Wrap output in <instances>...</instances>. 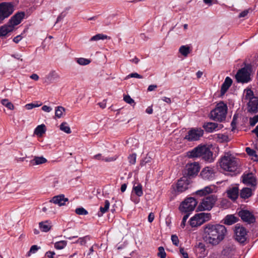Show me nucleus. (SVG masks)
Segmentation results:
<instances>
[{
	"label": "nucleus",
	"mask_w": 258,
	"mask_h": 258,
	"mask_svg": "<svg viewBox=\"0 0 258 258\" xmlns=\"http://www.w3.org/2000/svg\"><path fill=\"white\" fill-rule=\"evenodd\" d=\"M226 233L225 226L208 224L204 227L203 239L207 243L217 245L224 239Z\"/></svg>",
	"instance_id": "f257e3e1"
},
{
	"label": "nucleus",
	"mask_w": 258,
	"mask_h": 258,
	"mask_svg": "<svg viewBox=\"0 0 258 258\" xmlns=\"http://www.w3.org/2000/svg\"><path fill=\"white\" fill-rule=\"evenodd\" d=\"M187 155L190 158L201 157L203 160L210 163L214 160L213 152L205 145H199L188 152Z\"/></svg>",
	"instance_id": "f03ea898"
},
{
	"label": "nucleus",
	"mask_w": 258,
	"mask_h": 258,
	"mask_svg": "<svg viewBox=\"0 0 258 258\" xmlns=\"http://www.w3.org/2000/svg\"><path fill=\"white\" fill-rule=\"evenodd\" d=\"M227 112L226 104L221 101L218 103L215 109L210 113L211 118L214 120L222 121L224 120Z\"/></svg>",
	"instance_id": "7ed1b4c3"
},
{
	"label": "nucleus",
	"mask_w": 258,
	"mask_h": 258,
	"mask_svg": "<svg viewBox=\"0 0 258 258\" xmlns=\"http://www.w3.org/2000/svg\"><path fill=\"white\" fill-rule=\"evenodd\" d=\"M218 200L217 196L211 195L204 197L197 207L199 211H210L215 206Z\"/></svg>",
	"instance_id": "20e7f679"
},
{
	"label": "nucleus",
	"mask_w": 258,
	"mask_h": 258,
	"mask_svg": "<svg viewBox=\"0 0 258 258\" xmlns=\"http://www.w3.org/2000/svg\"><path fill=\"white\" fill-rule=\"evenodd\" d=\"M211 216L210 213H201L197 214L190 219L189 224L192 227L200 226L209 220Z\"/></svg>",
	"instance_id": "39448f33"
},
{
	"label": "nucleus",
	"mask_w": 258,
	"mask_h": 258,
	"mask_svg": "<svg viewBox=\"0 0 258 258\" xmlns=\"http://www.w3.org/2000/svg\"><path fill=\"white\" fill-rule=\"evenodd\" d=\"M198 204V201L193 197H190L186 199L181 203L179 206L180 211L184 213H190L194 210L196 206Z\"/></svg>",
	"instance_id": "423d86ee"
},
{
	"label": "nucleus",
	"mask_w": 258,
	"mask_h": 258,
	"mask_svg": "<svg viewBox=\"0 0 258 258\" xmlns=\"http://www.w3.org/2000/svg\"><path fill=\"white\" fill-rule=\"evenodd\" d=\"M14 12V6L12 3L3 2L0 3V24L8 18Z\"/></svg>",
	"instance_id": "0eeeda50"
},
{
	"label": "nucleus",
	"mask_w": 258,
	"mask_h": 258,
	"mask_svg": "<svg viewBox=\"0 0 258 258\" xmlns=\"http://www.w3.org/2000/svg\"><path fill=\"white\" fill-rule=\"evenodd\" d=\"M219 164L223 169L230 172L234 171L237 167V162L234 159L228 156L222 157Z\"/></svg>",
	"instance_id": "6e6552de"
},
{
	"label": "nucleus",
	"mask_w": 258,
	"mask_h": 258,
	"mask_svg": "<svg viewBox=\"0 0 258 258\" xmlns=\"http://www.w3.org/2000/svg\"><path fill=\"white\" fill-rule=\"evenodd\" d=\"M248 67L246 66L239 69L235 75V79L237 83H247L251 80Z\"/></svg>",
	"instance_id": "1a4fd4ad"
},
{
	"label": "nucleus",
	"mask_w": 258,
	"mask_h": 258,
	"mask_svg": "<svg viewBox=\"0 0 258 258\" xmlns=\"http://www.w3.org/2000/svg\"><path fill=\"white\" fill-rule=\"evenodd\" d=\"M204 131L201 128H191L188 131L184 139L189 142L198 141L203 136Z\"/></svg>",
	"instance_id": "9d476101"
},
{
	"label": "nucleus",
	"mask_w": 258,
	"mask_h": 258,
	"mask_svg": "<svg viewBox=\"0 0 258 258\" xmlns=\"http://www.w3.org/2000/svg\"><path fill=\"white\" fill-rule=\"evenodd\" d=\"M217 169L214 167H206L202 169L200 176L204 180H213L216 177Z\"/></svg>",
	"instance_id": "9b49d317"
},
{
	"label": "nucleus",
	"mask_w": 258,
	"mask_h": 258,
	"mask_svg": "<svg viewBox=\"0 0 258 258\" xmlns=\"http://www.w3.org/2000/svg\"><path fill=\"white\" fill-rule=\"evenodd\" d=\"M235 240L240 243L243 244L247 239V231L246 229L236 225L235 227Z\"/></svg>",
	"instance_id": "f8f14e48"
},
{
	"label": "nucleus",
	"mask_w": 258,
	"mask_h": 258,
	"mask_svg": "<svg viewBox=\"0 0 258 258\" xmlns=\"http://www.w3.org/2000/svg\"><path fill=\"white\" fill-rule=\"evenodd\" d=\"M238 216L244 222L248 224L253 223L255 221V218L251 212L247 210H241L238 212Z\"/></svg>",
	"instance_id": "ddd939ff"
},
{
	"label": "nucleus",
	"mask_w": 258,
	"mask_h": 258,
	"mask_svg": "<svg viewBox=\"0 0 258 258\" xmlns=\"http://www.w3.org/2000/svg\"><path fill=\"white\" fill-rule=\"evenodd\" d=\"M190 183L189 179L186 176H183L179 179L176 184L177 191L182 192L186 190Z\"/></svg>",
	"instance_id": "4468645a"
},
{
	"label": "nucleus",
	"mask_w": 258,
	"mask_h": 258,
	"mask_svg": "<svg viewBox=\"0 0 258 258\" xmlns=\"http://www.w3.org/2000/svg\"><path fill=\"white\" fill-rule=\"evenodd\" d=\"M217 191V187L214 185L207 186L204 188L198 190L196 192V195L200 197H207V195L215 193Z\"/></svg>",
	"instance_id": "2eb2a0df"
},
{
	"label": "nucleus",
	"mask_w": 258,
	"mask_h": 258,
	"mask_svg": "<svg viewBox=\"0 0 258 258\" xmlns=\"http://www.w3.org/2000/svg\"><path fill=\"white\" fill-rule=\"evenodd\" d=\"M24 12H18L11 18L8 22V23L11 26H13V28L14 29V27L15 26L19 25L21 22V21L24 18Z\"/></svg>",
	"instance_id": "dca6fc26"
},
{
	"label": "nucleus",
	"mask_w": 258,
	"mask_h": 258,
	"mask_svg": "<svg viewBox=\"0 0 258 258\" xmlns=\"http://www.w3.org/2000/svg\"><path fill=\"white\" fill-rule=\"evenodd\" d=\"M67 201H68V199L66 198L63 195H59L53 197L47 204V207H49V206L52 205V203L55 204H57L59 206H63L65 205V203Z\"/></svg>",
	"instance_id": "f3484780"
},
{
	"label": "nucleus",
	"mask_w": 258,
	"mask_h": 258,
	"mask_svg": "<svg viewBox=\"0 0 258 258\" xmlns=\"http://www.w3.org/2000/svg\"><path fill=\"white\" fill-rule=\"evenodd\" d=\"M242 182L245 184L251 186H255L256 185V179L252 173L243 175Z\"/></svg>",
	"instance_id": "a211bd4d"
},
{
	"label": "nucleus",
	"mask_w": 258,
	"mask_h": 258,
	"mask_svg": "<svg viewBox=\"0 0 258 258\" xmlns=\"http://www.w3.org/2000/svg\"><path fill=\"white\" fill-rule=\"evenodd\" d=\"M247 110L249 113H256L258 112V97L252 98L247 104Z\"/></svg>",
	"instance_id": "6ab92c4d"
},
{
	"label": "nucleus",
	"mask_w": 258,
	"mask_h": 258,
	"mask_svg": "<svg viewBox=\"0 0 258 258\" xmlns=\"http://www.w3.org/2000/svg\"><path fill=\"white\" fill-rule=\"evenodd\" d=\"M60 77L59 74L56 71L52 70L46 76L45 82L48 83H51L58 81Z\"/></svg>",
	"instance_id": "aec40b11"
},
{
	"label": "nucleus",
	"mask_w": 258,
	"mask_h": 258,
	"mask_svg": "<svg viewBox=\"0 0 258 258\" xmlns=\"http://www.w3.org/2000/svg\"><path fill=\"white\" fill-rule=\"evenodd\" d=\"M200 170V166L198 163H194L189 164L187 167V175L191 176L197 175Z\"/></svg>",
	"instance_id": "412c9836"
},
{
	"label": "nucleus",
	"mask_w": 258,
	"mask_h": 258,
	"mask_svg": "<svg viewBox=\"0 0 258 258\" xmlns=\"http://www.w3.org/2000/svg\"><path fill=\"white\" fill-rule=\"evenodd\" d=\"M228 197L232 200L237 199L239 195V189L237 186H234L227 190Z\"/></svg>",
	"instance_id": "4be33fe9"
},
{
	"label": "nucleus",
	"mask_w": 258,
	"mask_h": 258,
	"mask_svg": "<svg viewBox=\"0 0 258 258\" xmlns=\"http://www.w3.org/2000/svg\"><path fill=\"white\" fill-rule=\"evenodd\" d=\"M232 83V80L229 77H227L221 87V94L223 95L227 91Z\"/></svg>",
	"instance_id": "5701e85b"
},
{
	"label": "nucleus",
	"mask_w": 258,
	"mask_h": 258,
	"mask_svg": "<svg viewBox=\"0 0 258 258\" xmlns=\"http://www.w3.org/2000/svg\"><path fill=\"white\" fill-rule=\"evenodd\" d=\"M14 30L13 26H11L8 23L0 27V37L6 36L9 32H12Z\"/></svg>",
	"instance_id": "b1692460"
},
{
	"label": "nucleus",
	"mask_w": 258,
	"mask_h": 258,
	"mask_svg": "<svg viewBox=\"0 0 258 258\" xmlns=\"http://www.w3.org/2000/svg\"><path fill=\"white\" fill-rule=\"evenodd\" d=\"M252 192L251 188L248 187L243 188L240 192V197L242 199H248L252 196Z\"/></svg>",
	"instance_id": "393cba45"
},
{
	"label": "nucleus",
	"mask_w": 258,
	"mask_h": 258,
	"mask_svg": "<svg viewBox=\"0 0 258 258\" xmlns=\"http://www.w3.org/2000/svg\"><path fill=\"white\" fill-rule=\"evenodd\" d=\"M218 126V124L215 122H207L203 125L205 131L209 133H212Z\"/></svg>",
	"instance_id": "a878e982"
},
{
	"label": "nucleus",
	"mask_w": 258,
	"mask_h": 258,
	"mask_svg": "<svg viewBox=\"0 0 258 258\" xmlns=\"http://www.w3.org/2000/svg\"><path fill=\"white\" fill-rule=\"evenodd\" d=\"M47 162L46 158L43 157L35 156L34 158L30 161V164L32 165H39L45 163Z\"/></svg>",
	"instance_id": "bb28decb"
},
{
	"label": "nucleus",
	"mask_w": 258,
	"mask_h": 258,
	"mask_svg": "<svg viewBox=\"0 0 258 258\" xmlns=\"http://www.w3.org/2000/svg\"><path fill=\"white\" fill-rule=\"evenodd\" d=\"M238 220V218L233 215H228L224 219V224L231 225L236 223Z\"/></svg>",
	"instance_id": "cd10ccee"
},
{
	"label": "nucleus",
	"mask_w": 258,
	"mask_h": 258,
	"mask_svg": "<svg viewBox=\"0 0 258 258\" xmlns=\"http://www.w3.org/2000/svg\"><path fill=\"white\" fill-rule=\"evenodd\" d=\"M40 229L43 232H48L51 227L50 223L48 221H42L39 223Z\"/></svg>",
	"instance_id": "c85d7f7f"
},
{
	"label": "nucleus",
	"mask_w": 258,
	"mask_h": 258,
	"mask_svg": "<svg viewBox=\"0 0 258 258\" xmlns=\"http://www.w3.org/2000/svg\"><path fill=\"white\" fill-rule=\"evenodd\" d=\"M46 132V127L44 124L38 125L34 130V134L41 137Z\"/></svg>",
	"instance_id": "c756f323"
},
{
	"label": "nucleus",
	"mask_w": 258,
	"mask_h": 258,
	"mask_svg": "<svg viewBox=\"0 0 258 258\" xmlns=\"http://www.w3.org/2000/svg\"><path fill=\"white\" fill-rule=\"evenodd\" d=\"M246 153L252 157V159L255 161H258V154L255 150L251 149L249 147H246L245 149Z\"/></svg>",
	"instance_id": "7c9ffc66"
},
{
	"label": "nucleus",
	"mask_w": 258,
	"mask_h": 258,
	"mask_svg": "<svg viewBox=\"0 0 258 258\" xmlns=\"http://www.w3.org/2000/svg\"><path fill=\"white\" fill-rule=\"evenodd\" d=\"M110 206V203L108 200H105V205L104 207H100V211L98 213V217H101L104 214L106 213L109 209Z\"/></svg>",
	"instance_id": "2f4dec72"
},
{
	"label": "nucleus",
	"mask_w": 258,
	"mask_h": 258,
	"mask_svg": "<svg viewBox=\"0 0 258 258\" xmlns=\"http://www.w3.org/2000/svg\"><path fill=\"white\" fill-rule=\"evenodd\" d=\"M133 190L138 197H141L143 195L142 185L140 183H138L137 185H134Z\"/></svg>",
	"instance_id": "473e14b6"
},
{
	"label": "nucleus",
	"mask_w": 258,
	"mask_h": 258,
	"mask_svg": "<svg viewBox=\"0 0 258 258\" xmlns=\"http://www.w3.org/2000/svg\"><path fill=\"white\" fill-rule=\"evenodd\" d=\"M179 52L184 56H187L190 53V47L187 45H182L179 49Z\"/></svg>",
	"instance_id": "72a5a7b5"
},
{
	"label": "nucleus",
	"mask_w": 258,
	"mask_h": 258,
	"mask_svg": "<svg viewBox=\"0 0 258 258\" xmlns=\"http://www.w3.org/2000/svg\"><path fill=\"white\" fill-rule=\"evenodd\" d=\"M92 158L95 160L105 161V162H110L115 160L113 158H104L101 154L94 155Z\"/></svg>",
	"instance_id": "f704fd0d"
},
{
	"label": "nucleus",
	"mask_w": 258,
	"mask_h": 258,
	"mask_svg": "<svg viewBox=\"0 0 258 258\" xmlns=\"http://www.w3.org/2000/svg\"><path fill=\"white\" fill-rule=\"evenodd\" d=\"M244 92L246 93L245 96V99H248L249 101L251 100L252 98H257V97L254 96L253 92L250 88L245 89Z\"/></svg>",
	"instance_id": "c9c22d12"
},
{
	"label": "nucleus",
	"mask_w": 258,
	"mask_h": 258,
	"mask_svg": "<svg viewBox=\"0 0 258 258\" xmlns=\"http://www.w3.org/2000/svg\"><path fill=\"white\" fill-rule=\"evenodd\" d=\"M60 130L67 134L71 133V130L67 122H63L60 125Z\"/></svg>",
	"instance_id": "e433bc0d"
},
{
	"label": "nucleus",
	"mask_w": 258,
	"mask_h": 258,
	"mask_svg": "<svg viewBox=\"0 0 258 258\" xmlns=\"http://www.w3.org/2000/svg\"><path fill=\"white\" fill-rule=\"evenodd\" d=\"M65 111V108L62 106H57L55 108V115L57 118H60L62 116V113Z\"/></svg>",
	"instance_id": "4c0bfd02"
},
{
	"label": "nucleus",
	"mask_w": 258,
	"mask_h": 258,
	"mask_svg": "<svg viewBox=\"0 0 258 258\" xmlns=\"http://www.w3.org/2000/svg\"><path fill=\"white\" fill-rule=\"evenodd\" d=\"M107 38V36L102 34H96L93 37H92L90 39V41H98L99 40H104Z\"/></svg>",
	"instance_id": "58836bf2"
},
{
	"label": "nucleus",
	"mask_w": 258,
	"mask_h": 258,
	"mask_svg": "<svg viewBox=\"0 0 258 258\" xmlns=\"http://www.w3.org/2000/svg\"><path fill=\"white\" fill-rule=\"evenodd\" d=\"M197 247L201 250L200 253L202 254V256L204 257L207 254V253L206 252V246L204 243L199 242L198 244Z\"/></svg>",
	"instance_id": "ea45409f"
},
{
	"label": "nucleus",
	"mask_w": 258,
	"mask_h": 258,
	"mask_svg": "<svg viewBox=\"0 0 258 258\" xmlns=\"http://www.w3.org/2000/svg\"><path fill=\"white\" fill-rule=\"evenodd\" d=\"M1 103L4 106H5L10 110H13L14 109L13 104L7 99H2Z\"/></svg>",
	"instance_id": "a19ab883"
},
{
	"label": "nucleus",
	"mask_w": 258,
	"mask_h": 258,
	"mask_svg": "<svg viewBox=\"0 0 258 258\" xmlns=\"http://www.w3.org/2000/svg\"><path fill=\"white\" fill-rule=\"evenodd\" d=\"M77 62L80 65L85 66L89 64L91 62V60L87 58L80 57L77 58Z\"/></svg>",
	"instance_id": "79ce46f5"
},
{
	"label": "nucleus",
	"mask_w": 258,
	"mask_h": 258,
	"mask_svg": "<svg viewBox=\"0 0 258 258\" xmlns=\"http://www.w3.org/2000/svg\"><path fill=\"white\" fill-rule=\"evenodd\" d=\"M67 245V242L62 240L55 243L54 247L57 249H61L63 248Z\"/></svg>",
	"instance_id": "37998d69"
},
{
	"label": "nucleus",
	"mask_w": 258,
	"mask_h": 258,
	"mask_svg": "<svg viewBox=\"0 0 258 258\" xmlns=\"http://www.w3.org/2000/svg\"><path fill=\"white\" fill-rule=\"evenodd\" d=\"M75 212L79 215H86L88 214V211L82 207L77 208L75 210Z\"/></svg>",
	"instance_id": "c03bdc74"
},
{
	"label": "nucleus",
	"mask_w": 258,
	"mask_h": 258,
	"mask_svg": "<svg viewBox=\"0 0 258 258\" xmlns=\"http://www.w3.org/2000/svg\"><path fill=\"white\" fill-rule=\"evenodd\" d=\"M42 105V103L38 104V103H29L25 105V107L27 110H30L35 107H38Z\"/></svg>",
	"instance_id": "a18cd8bd"
},
{
	"label": "nucleus",
	"mask_w": 258,
	"mask_h": 258,
	"mask_svg": "<svg viewBox=\"0 0 258 258\" xmlns=\"http://www.w3.org/2000/svg\"><path fill=\"white\" fill-rule=\"evenodd\" d=\"M159 252L158 253V256L160 258H165L166 253L165 252L164 248L163 246H160L158 247Z\"/></svg>",
	"instance_id": "49530a36"
},
{
	"label": "nucleus",
	"mask_w": 258,
	"mask_h": 258,
	"mask_svg": "<svg viewBox=\"0 0 258 258\" xmlns=\"http://www.w3.org/2000/svg\"><path fill=\"white\" fill-rule=\"evenodd\" d=\"M123 100L126 103L131 105H132V104H135L134 100L128 95H125L123 96Z\"/></svg>",
	"instance_id": "de8ad7c7"
},
{
	"label": "nucleus",
	"mask_w": 258,
	"mask_h": 258,
	"mask_svg": "<svg viewBox=\"0 0 258 258\" xmlns=\"http://www.w3.org/2000/svg\"><path fill=\"white\" fill-rule=\"evenodd\" d=\"M137 155L135 153H133L130 155L128 157V162L131 164H135L136 162Z\"/></svg>",
	"instance_id": "09e8293b"
},
{
	"label": "nucleus",
	"mask_w": 258,
	"mask_h": 258,
	"mask_svg": "<svg viewBox=\"0 0 258 258\" xmlns=\"http://www.w3.org/2000/svg\"><path fill=\"white\" fill-rule=\"evenodd\" d=\"M258 122V114L249 119V124L250 126H254Z\"/></svg>",
	"instance_id": "8fccbe9b"
},
{
	"label": "nucleus",
	"mask_w": 258,
	"mask_h": 258,
	"mask_svg": "<svg viewBox=\"0 0 258 258\" xmlns=\"http://www.w3.org/2000/svg\"><path fill=\"white\" fill-rule=\"evenodd\" d=\"M185 215L183 216V218H182V220L181 221V224H180V227L182 228H184L185 226V223H186V221L187 220V219H188V218L189 217V216L190 215V213H185Z\"/></svg>",
	"instance_id": "3c124183"
},
{
	"label": "nucleus",
	"mask_w": 258,
	"mask_h": 258,
	"mask_svg": "<svg viewBox=\"0 0 258 258\" xmlns=\"http://www.w3.org/2000/svg\"><path fill=\"white\" fill-rule=\"evenodd\" d=\"M151 159L152 158L150 157L147 156L143 160L141 161L140 165L141 166L145 165L146 163L151 162Z\"/></svg>",
	"instance_id": "603ef678"
},
{
	"label": "nucleus",
	"mask_w": 258,
	"mask_h": 258,
	"mask_svg": "<svg viewBox=\"0 0 258 258\" xmlns=\"http://www.w3.org/2000/svg\"><path fill=\"white\" fill-rule=\"evenodd\" d=\"M40 247H39L37 245H32L30 249V250L28 252V256H29L30 255V253H35L39 249Z\"/></svg>",
	"instance_id": "864d4df0"
},
{
	"label": "nucleus",
	"mask_w": 258,
	"mask_h": 258,
	"mask_svg": "<svg viewBox=\"0 0 258 258\" xmlns=\"http://www.w3.org/2000/svg\"><path fill=\"white\" fill-rule=\"evenodd\" d=\"M130 78H136L139 79L143 78V76L138 74L137 73H131L126 77V79Z\"/></svg>",
	"instance_id": "5fc2aeb1"
},
{
	"label": "nucleus",
	"mask_w": 258,
	"mask_h": 258,
	"mask_svg": "<svg viewBox=\"0 0 258 258\" xmlns=\"http://www.w3.org/2000/svg\"><path fill=\"white\" fill-rule=\"evenodd\" d=\"M237 117H237V115L236 114H235L233 116L232 121H231V125L232 127V131L233 130L235 129V128H236V123H237Z\"/></svg>",
	"instance_id": "6e6d98bb"
},
{
	"label": "nucleus",
	"mask_w": 258,
	"mask_h": 258,
	"mask_svg": "<svg viewBox=\"0 0 258 258\" xmlns=\"http://www.w3.org/2000/svg\"><path fill=\"white\" fill-rule=\"evenodd\" d=\"M171 240L174 245L178 246L179 243V239L176 235H172L171 236Z\"/></svg>",
	"instance_id": "4d7b16f0"
},
{
	"label": "nucleus",
	"mask_w": 258,
	"mask_h": 258,
	"mask_svg": "<svg viewBox=\"0 0 258 258\" xmlns=\"http://www.w3.org/2000/svg\"><path fill=\"white\" fill-rule=\"evenodd\" d=\"M88 236H85L83 237H81L79 239H78L75 243H80L81 245H84L86 243V238Z\"/></svg>",
	"instance_id": "13d9d810"
},
{
	"label": "nucleus",
	"mask_w": 258,
	"mask_h": 258,
	"mask_svg": "<svg viewBox=\"0 0 258 258\" xmlns=\"http://www.w3.org/2000/svg\"><path fill=\"white\" fill-rule=\"evenodd\" d=\"M180 253L182 255L184 258H189L188 253L184 251V249L183 247H180L179 248Z\"/></svg>",
	"instance_id": "bf43d9fd"
},
{
	"label": "nucleus",
	"mask_w": 258,
	"mask_h": 258,
	"mask_svg": "<svg viewBox=\"0 0 258 258\" xmlns=\"http://www.w3.org/2000/svg\"><path fill=\"white\" fill-rule=\"evenodd\" d=\"M249 12V10H245L239 14V18L245 17L246 16Z\"/></svg>",
	"instance_id": "052dcab7"
},
{
	"label": "nucleus",
	"mask_w": 258,
	"mask_h": 258,
	"mask_svg": "<svg viewBox=\"0 0 258 258\" xmlns=\"http://www.w3.org/2000/svg\"><path fill=\"white\" fill-rule=\"evenodd\" d=\"M45 255L48 258H54L53 256L55 255V252L54 251H48L46 252Z\"/></svg>",
	"instance_id": "680f3d73"
},
{
	"label": "nucleus",
	"mask_w": 258,
	"mask_h": 258,
	"mask_svg": "<svg viewBox=\"0 0 258 258\" xmlns=\"http://www.w3.org/2000/svg\"><path fill=\"white\" fill-rule=\"evenodd\" d=\"M42 110H43L44 111L49 112L50 111H51L52 108L48 106L47 105H44L42 107Z\"/></svg>",
	"instance_id": "e2e57ef3"
},
{
	"label": "nucleus",
	"mask_w": 258,
	"mask_h": 258,
	"mask_svg": "<svg viewBox=\"0 0 258 258\" xmlns=\"http://www.w3.org/2000/svg\"><path fill=\"white\" fill-rule=\"evenodd\" d=\"M154 215L153 213H150L149 215H148V221L150 222V223H151L153 222V221L154 220Z\"/></svg>",
	"instance_id": "0e129e2a"
},
{
	"label": "nucleus",
	"mask_w": 258,
	"mask_h": 258,
	"mask_svg": "<svg viewBox=\"0 0 258 258\" xmlns=\"http://www.w3.org/2000/svg\"><path fill=\"white\" fill-rule=\"evenodd\" d=\"M22 37L19 35L15 37L13 39V41L16 43H18L22 39Z\"/></svg>",
	"instance_id": "69168bd1"
},
{
	"label": "nucleus",
	"mask_w": 258,
	"mask_h": 258,
	"mask_svg": "<svg viewBox=\"0 0 258 258\" xmlns=\"http://www.w3.org/2000/svg\"><path fill=\"white\" fill-rule=\"evenodd\" d=\"M157 88V86L156 85H151L149 86L148 88V91H152L154 89Z\"/></svg>",
	"instance_id": "338daca9"
},
{
	"label": "nucleus",
	"mask_w": 258,
	"mask_h": 258,
	"mask_svg": "<svg viewBox=\"0 0 258 258\" xmlns=\"http://www.w3.org/2000/svg\"><path fill=\"white\" fill-rule=\"evenodd\" d=\"M162 100L168 104H170L171 102L170 98L167 97H163Z\"/></svg>",
	"instance_id": "774afa93"
}]
</instances>
